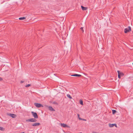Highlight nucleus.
I'll return each mask as SVG.
<instances>
[{
	"label": "nucleus",
	"mask_w": 133,
	"mask_h": 133,
	"mask_svg": "<svg viewBox=\"0 0 133 133\" xmlns=\"http://www.w3.org/2000/svg\"><path fill=\"white\" fill-rule=\"evenodd\" d=\"M131 31V28L130 26H128L127 28L124 29V32L125 33Z\"/></svg>",
	"instance_id": "1"
},
{
	"label": "nucleus",
	"mask_w": 133,
	"mask_h": 133,
	"mask_svg": "<svg viewBox=\"0 0 133 133\" xmlns=\"http://www.w3.org/2000/svg\"><path fill=\"white\" fill-rule=\"evenodd\" d=\"M26 122H35L37 121L36 119L35 118H31L28 119L26 120Z\"/></svg>",
	"instance_id": "2"
},
{
	"label": "nucleus",
	"mask_w": 133,
	"mask_h": 133,
	"mask_svg": "<svg viewBox=\"0 0 133 133\" xmlns=\"http://www.w3.org/2000/svg\"><path fill=\"white\" fill-rule=\"evenodd\" d=\"M34 104L37 108L43 107L42 105L40 103H35Z\"/></svg>",
	"instance_id": "3"
},
{
	"label": "nucleus",
	"mask_w": 133,
	"mask_h": 133,
	"mask_svg": "<svg viewBox=\"0 0 133 133\" xmlns=\"http://www.w3.org/2000/svg\"><path fill=\"white\" fill-rule=\"evenodd\" d=\"M31 112L32 115L35 118H38V116L36 113L34 112L33 111H32Z\"/></svg>",
	"instance_id": "4"
},
{
	"label": "nucleus",
	"mask_w": 133,
	"mask_h": 133,
	"mask_svg": "<svg viewBox=\"0 0 133 133\" xmlns=\"http://www.w3.org/2000/svg\"><path fill=\"white\" fill-rule=\"evenodd\" d=\"M8 115H9V116H11V117H12L13 118H15L16 116V115L14 114L11 113H10L8 114Z\"/></svg>",
	"instance_id": "5"
},
{
	"label": "nucleus",
	"mask_w": 133,
	"mask_h": 133,
	"mask_svg": "<svg viewBox=\"0 0 133 133\" xmlns=\"http://www.w3.org/2000/svg\"><path fill=\"white\" fill-rule=\"evenodd\" d=\"M40 125V124L39 123H34L32 125L33 126L35 127L38 126Z\"/></svg>",
	"instance_id": "6"
},
{
	"label": "nucleus",
	"mask_w": 133,
	"mask_h": 133,
	"mask_svg": "<svg viewBox=\"0 0 133 133\" xmlns=\"http://www.w3.org/2000/svg\"><path fill=\"white\" fill-rule=\"evenodd\" d=\"M109 126V127L110 128L114 126H115L116 127H117V125L116 124H110Z\"/></svg>",
	"instance_id": "7"
},
{
	"label": "nucleus",
	"mask_w": 133,
	"mask_h": 133,
	"mask_svg": "<svg viewBox=\"0 0 133 133\" xmlns=\"http://www.w3.org/2000/svg\"><path fill=\"white\" fill-rule=\"evenodd\" d=\"M61 126L64 128L66 127V128H69V126L66 125L64 123H61Z\"/></svg>",
	"instance_id": "8"
},
{
	"label": "nucleus",
	"mask_w": 133,
	"mask_h": 133,
	"mask_svg": "<svg viewBox=\"0 0 133 133\" xmlns=\"http://www.w3.org/2000/svg\"><path fill=\"white\" fill-rule=\"evenodd\" d=\"M72 76H77L78 77H80L81 76V75H80L77 74H74L73 75H71Z\"/></svg>",
	"instance_id": "9"
},
{
	"label": "nucleus",
	"mask_w": 133,
	"mask_h": 133,
	"mask_svg": "<svg viewBox=\"0 0 133 133\" xmlns=\"http://www.w3.org/2000/svg\"><path fill=\"white\" fill-rule=\"evenodd\" d=\"M49 109L51 111H55V110L51 106L48 107Z\"/></svg>",
	"instance_id": "10"
},
{
	"label": "nucleus",
	"mask_w": 133,
	"mask_h": 133,
	"mask_svg": "<svg viewBox=\"0 0 133 133\" xmlns=\"http://www.w3.org/2000/svg\"><path fill=\"white\" fill-rule=\"evenodd\" d=\"M82 9L83 10H85L87 9V8L86 7H84V6H81Z\"/></svg>",
	"instance_id": "11"
},
{
	"label": "nucleus",
	"mask_w": 133,
	"mask_h": 133,
	"mask_svg": "<svg viewBox=\"0 0 133 133\" xmlns=\"http://www.w3.org/2000/svg\"><path fill=\"white\" fill-rule=\"evenodd\" d=\"M119 75L121 76H124V74L123 73L120 72L119 71Z\"/></svg>",
	"instance_id": "12"
},
{
	"label": "nucleus",
	"mask_w": 133,
	"mask_h": 133,
	"mask_svg": "<svg viewBox=\"0 0 133 133\" xmlns=\"http://www.w3.org/2000/svg\"><path fill=\"white\" fill-rule=\"evenodd\" d=\"M67 96L70 99H72V97L69 94H68L67 95Z\"/></svg>",
	"instance_id": "13"
},
{
	"label": "nucleus",
	"mask_w": 133,
	"mask_h": 133,
	"mask_svg": "<svg viewBox=\"0 0 133 133\" xmlns=\"http://www.w3.org/2000/svg\"><path fill=\"white\" fill-rule=\"evenodd\" d=\"M25 19V17H20L19 18V20H23L24 19Z\"/></svg>",
	"instance_id": "14"
},
{
	"label": "nucleus",
	"mask_w": 133,
	"mask_h": 133,
	"mask_svg": "<svg viewBox=\"0 0 133 133\" xmlns=\"http://www.w3.org/2000/svg\"><path fill=\"white\" fill-rule=\"evenodd\" d=\"M117 72H118V78L120 79L121 78V76H120V75H119V71L118 70L117 71Z\"/></svg>",
	"instance_id": "15"
},
{
	"label": "nucleus",
	"mask_w": 133,
	"mask_h": 133,
	"mask_svg": "<svg viewBox=\"0 0 133 133\" xmlns=\"http://www.w3.org/2000/svg\"><path fill=\"white\" fill-rule=\"evenodd\" d=\"M112 113L113 114H115L116 112V110H112Z\"/></svg>",
	"instance_id": "16"
},
{
	"label": "nucleus",
	"mask_w": 133,
	"mask_h": 133,
	"mask_svg": "<svg viewBox=\"0 0 133 133\" xmlns=\"http://www.w3.org/2000/svg\"><path fill=\"white\" fill-rule=\"evenodd\" d=\"M0 130L1 131H4V129L3 127H0Z\"/></svg>",
	"instance_id": "17"
},
{
	"label": "nucleus",
	"mask_w": 133,
	"mask_h": 133,
	"mask_svg": "<svg viewBox=\"0 0 133 133\" xmlns=\"http://www.w3.org/2000/svg\"><path fill=\"white\" fill-rule=\"evenodd\" d=\"M80 103L82 105H83V101L82 100H80Z\"/></svg>",
	"instance_id": "18"
},
{
	"label": "nucleus",
	"mask_w": 133,
	"mask_h": 133,
	"mask_svg": "<svg viewBox=\"0 0 133 133\" xmlns=\"http://www.w3.org/2000/svg\"><path fill=\"white\" fill-rule=\"evenodd\" d=\"M30 86V85L29 84H28L27 85H26L25 86L26 87H28Z\"/></svg>",
	"instance_id": "19"
},
{
	"label": "nucleus",
	"mask_w": 133,
	"mask_h": 133,
	"mask_svg": "<svg viewBox=\"0 0 133 133\" xmlns=\"http://www.w3.org/2000/svg\"><path fill=\"white\" fill-rule=\"evenodd\" d=\"M80 29L81 30H82L83 31V32H84V31L83 30V28L82 27H81V28H80Z\"/></svg>",
	"instance_id": "20"
},
{
	"label": "nucleus",
	"mask_w": 133,
	"mask_h": 133,
	"mask_svg": "<svg viewBox=\"0 0 133 133\" xmlns=\"http://www.w3.org/2000/svg\"><path fill=\"white\" fill-rule=\"evenodd\" d=\"M53 103L54 104H58V103L56 102H54Z\"/></svg>",
	"instance_id": "21"
},
{
	"label": "nucleus",
	"mask_w": 133,
	"mask_h": 133,
	"mask_svg": "<svg viewBox=\"0 0 133 133\" xmlns=\"http://www.w3.org/2000/svg\"><path fill=\"white\" fill-rule=\"evenodd\" d=\"M82 120H83L84 121H87L86 119H83V118L82 119Z\"/></svg>",
	"instance_id": "22"
},
{
	"label": "nucleus",
	"mask_w": 133,
	"mask_h": 133,
	"mask_svg": "<svg viewBox=\"0 0 133 133\" xmlns=\"http://www.w3.org/2000/svg\"><path fill=\"white\" fill-rule=\"evenodd\" d=\"M24 82V81H21L20 82L21 83H23Z\"/></svg>",
	"instance_id": "23"
},
{
	"label": "nucleus",
	"mask_w": 133,
	"mask_h": 133,
	"mask_svg": "<svg viewBox=\"0 0 133 133\" xmlns=\"http://www.w3.org/2000/svg\"><path fill=\"white\" fill-rule=\"evenodd\" d=\"M2 80V78L0 77V81H1Z\"/></svg>",
	"instance_id": "24"
},
{
	"label": "nucleus",
	"mask_w": 133,
	"mask_h": 133,
	"mask_svg": "<svg viewBox=\"0 0 133 133\" xmlns=\"http://www.w3.org/2000/svg\"><path fill=\"white\" fill-rule=\"evenodd\" d=\"M78 118L80 120H82V118H81L80 117H79Z\"/></svg>",
	"instance_id": "25"
},
{
	"label": "nucleus",
	"mask_w": 133,
	"mask_h": 133,
	"mask_svg": "<svg viewBox=\"0 0 133 133\" xmlns=\"http://www.w3.org/2000/svg\"><path fill=\"white\" fill-rule=\"evenodd\" d=\"M77 115H78V118L79 117V114H77Z\"/></svg>",
	"instance_id": "26"
}]
</instances>
